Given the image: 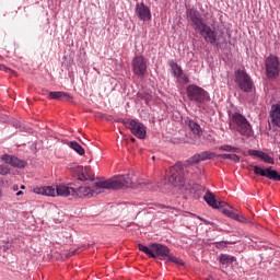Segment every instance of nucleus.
<instances>
[{
	"mask_svg": "<svg viewBox=\"0 0 280 280\" xmlns=\"http://www.w3.org/2000/svg\"><path fill=\"white\" fill-rule=\"evenodd\" d=\"M135 187L132 175H117L107 180H97L94 183V188L81 186L74 188V198H93L97 194H102V189H128Z\"/></svg>",
	"mask_w": 280,
	"mask_h": 280,
	"instance_id": "obj_1",
	"label": "nucleus"
},
{
	"mask_svg": "<svg viewBox=\"0 0 280 280\" xmlns=\"http://www.w3.org/2000/svg\"><path fill=\"white\" fill-rule=\"evenodd\" d=\"M231 120L235 124L237 132L243 137H252L253 136V126L248 119L244 117V115L235 112L231 116Z\"/></svg>",
	"mask_w": 280,
	"mask_h": 280,
	"instance_id": "obj_2",
	"label": "nucleus"
},
{
	"mask_svg": "<svg viewBox=\"0 0 280 280\" xmlns=\"http://www.w3.org/2000/svg\"><path fill=\"white\" fill-rule=\"evenodd\" d=\"M265 74L268 80H277L280 74V62L279 57L275 55H269L265 59Z\"/></svg>",
	"mask_w": 280,
	"mask_h": 280,
	"instance_id": "obj_3",
	"label": "nucleus"
},
{
	"mask_svg": "<svg viewBox=\"0 0 280 280\" xmlns=\"http://www.w3.org/2000/svg\"><path fill=\"white\" fill-rule=\"evenodd\" d=\"M234 78L241 91H244V93L253 92L255 83L253 82V79H250V75H248V73H246L245 70H236L234 72Z\"/></svg>",
	"mask_w": 280,
	"mask_h": 280,
	"instance_id": "obj_4",
	"label": "nucleus"
},
{
	"mask_svg": "<svg viewBox=\"0 0 280 280\" xmlns=\"http://www.w3.org/2000/svg\"><path fill=\"white\" fill-rule=\"evenodd\" d=\"M167 178L173 187H183V185H185V172L183 171V165L175 164L172 166L167 174Z\"/></svg>",
	"mask_w": 280,
	"mask_h": 280,
	"instance_id": "obj_5",
	"label": "nucleus"
},
{
	"mask_svg": "<svg viewBox=\"0 0 280 280\" xmlns=\"http://www.w3.org/2000/svg\"><path fill=\"white\" fill-rule=\"evenodd\" d=\"M187 97L190 102H196L197 104H203L209 100V94L202 88L198 85H189L187 88Z\"/></svg>",
	"mask_w": 280,
	"mask_h": 280,
	"instance_id": "obj_6",
	"label": "nucleus"
},
{
	"mask_svg": "<svg viewBox=\"0 0 280 280\" xmlns=\"http://www.w3.org/2000/svg\"><path fill=\"white\" fill-rule=\"evenodd\" d=\"M186 18L189 23H191L192 27L196 32L202 30V27L207 24L205 22V18H202V14L200 11L196 9H187L186 10Z\"/></svg>",
	"mask_w": 280,
	"mask_h": 280,
	"instance_id": "obj_7",
	"label": "nucleus"
},
{
	"mask_svg": "<svg viewBox=\"0 0 280 280\" xmlns=\"http://www.w3.org/2000/svg\"><path fill=\"white\" fill-rule=\"evenodd\" d=\"M131 67L135 75L138 78H145V72L148 71V59L142 55L136 56L131 61Z\"/></svg>",
	"mask_w": 280,
	"mask_h": 280,
	"instance_id": "obj_8",
	"label": "nucleus"
},
{
	"mask_svg": "<svg viewBox=\"0 0 280 280\" xmlns=\"http://www.w3.org/2000/svg\"><path fill=\"white\" fill-rule=\"evenodd\" d=\"M124 124L125 127L128 128L132 135H135V137L138 139H145L148 132L145 130V126L142 122H139L135 119H127Z\"/></svg>",
	"mask_w": 280,
	"mask_h": 280,
	"instance_id": "obj_9",
	"label": "nucleus"
},
{
	"mask_svg": "<svg viewBox=\"0 0 280 280\" xmlns=\"http://www.w3.org/2000/svg\"><path fill=\"white\" fill-rule=\"evenodd\" d=\"M198 32L206 43H210V45H214V43L218 40V33H215V31H213V28L207 24L201 26Z\"/></svg>",
	"mask_w": 280,
	"mask_h": 280,
	"instance_id": "obj_10",
	"label": "nucleus"
},
{
	"mask_svg": "<svg viewBox=\"0 0 280 280\" xmlns=\"http://www.w3.org/2000/svg\"><path fill=\"white\" fill-rule=\"evenodd\" d=\"M136 14L140 21H151L152 19L150 8H148V5H145L143 2L136 4Z\"/></svg>",
	"mask_w": 280,
	"mask_h": 280,
	"instance_id": "obj_11",
	"label": "nucleus"
},
{
	"mask_svg": "<svg viewBox=\"0 0 280 280\" xmlns=\"http://www.w3.org/2000/svg\"><path fill=\"white\" fill-rule=\"evenodd\" d=\"M152 253L155 256V259L158 257L159 259L163 260V259L170 257V247H167L163 244H160V243H153L152 244Z\"/></svg>",
	"mask_w": 280,
	"mask_h": 280,
	"instance_id": "obj_12",
	"label": "nucleus"
},
{
	"mask_svg": "<svg viewBox=\"0 0 280 280\" xmlns=\"http://www.w3.org/2000/svg\"><path fill=\"white\" fill-rule=\"evenodd\" d=\"M74 177L78 180H93V173H91L90 167L78 166L74 168Z\"/></svg>",
	"mask_w": 280,
	"mask_h": 280,
	"instance_id": "obj_13",
	"label": "nucleus"
},
{
	"mask_svg": "<svg viewBox=\"0 0 280 280\" xmlns=\"http://www.w3.org/2000/svg\"><path fill=\"white\" fill-rule=\"evenodd\" d=\"M211 159H215V153L210 151H205L198 154H195L190 158L189 163L198 165V163L202 161H211Z\"/></svg>",
	"mask_w": 280,
	"mask_h": 280,
	"instance_id": "obj_14",
	"label": "nucleus"
},
{
	"mask_svg": "<svg viewBox=\"0 0 280 280\" xmlns=\"http://www.w3.org/2000/svg\"><path fill=\"white\" fill-rule=\"evenodd\" d=\"M1 161L7 165H11V167H25V162L14 155L3 154L1 155Z\"/></svg>",
	"mask_w": 280,
	"mask_h": 280,
	"instance_id": "obj_15",
	"label": "nucleus"
},
{
	"mask_svg": "<svg viewBox=\"0 0 280 280\" xmlns=\"http://www.w3.org/2000/svg\"><path fill=\"white\" fill-rule=\"evenodd\" d=\"M75 188L65 186V185H57L55 187V196H62L63 198H67L69 196L74 197Z\"/></svg>",
	"mask_w": 280,
	"mask_h": 280,
	"instance_id": "obj_16",
	"label": "nucleus"
},
{
	"mask_svg": "<svg viewBox=\"0 0 280 280\" xmlns=\"http://www.w3.org/2000/svg\"><path fill=\"white\" fill-rule=\"evenodd\" d=\"M269 117L271 119L272 126L280 128V104H273L271 106Z\"/></svg>",
	"mask_w": 280,
	"mask_h": 280,
	"instance_id": "obj_17",
	"label": "nucleus"
},
{
	"mask_svg": "<svg viewBox=\"0 0 280 280\" xmlns=\"http://www.w3.org/2000/svg\"><path fill=\"white\" fill-rule=\"evenodd\" d=\"M34 194H39L40 196H56V187L54 186H40L33 189Z\"/></svg>",
	"mask_w": 280,
	"mask_h": 280,
	"instance_id": "obj_18",
	"label": "nucleus"
},
{
	"mask_svg": "<svg viewBox=\"0 0 280 280\" xmlns=\"http://www.w3.org/2000/svg\"><path fill=\"white\" fill-rule=\"evenodd\" d=\"M49 100H66V102H73V96L67 92H49Z\"/></svg>",
	"mask_w": 280,
	"mask_h": 280,
	"instance_id": "obj_19",
	"label": "nucleus"
},
{
	"mask_svg": "<svg viewBox=\"0 0 280 280\" xmlns=\"http://www.w3.org/2000/svg\"><path fill=\"white\" fill-rule=\"evenodd\" d=\"M186 126H188L189 130H191L192 135H197V137H202V128L195 120L188 119L186 120Z\"/></svg>",
	"mask_w": 280,
	"mask_h": 280,
	"instance_id": "obj_20",
	"label": "nucleus"
},
{
	"mask_svg": "<svg viewBox=\"0 0 280 280\" xmlns=\"http://www.w3.org/2000/svg\"><path fill=\"white\" fill-rule=\"evenodd\" d=\"M203 200H206L207 205L211 207L212 209H218V199H215V195L211 192V190H208L206 195L203 196Z\"/></svg>",
	"mask_w": 280,
	"mask_h": 280,
	"instance_id": "obj_21",
	"label": "nucleus"
},
{
	"mask_svg": "<svg viewBox=\"0 0 280 280\" xmlns=\"http://www.w3.org/2000/svg\"><path fill=\"white\" fill-rule=\"evenodd\" d=\"M223 215H226L228 218H231L232 220H236V222H246V218L240 217L237 213L233 212L229 209H222Z\"/></svg>",
	"mask_w": 280,
	"mask_h": 280,
	"instance_id": "obj_22",
	"label": "nucleus"
},
{
	"mask_svg": "<svg viewBox=\"0 0 280 280\" xmlns=\"http://www.w3.org/2000/svg\"><path fill=\"white\" fill-rule=\"evenodd\" d=\"M69 148H71V150H74V152H77V154H80V156H84V148H82V145H80V143H78L77 141H71L68 143Z\"/></svg>",
	"mask_w": 280,
	"mask_h": 280,
	"instance_id": "obj_23",
	"label": "nucleus"
},
{
	"mask_svg": "<svg viewBox=\"0 0 280 280\" xmlns=\"http://www.w3.org/2000/svg\"><path fill=\"white\" fill-rule=\"evenodd\" d=\"M138 248H139V250L144 253V255H148L152 259H156V256L152 253V244L149 247L143 244H139Z\"/></svg>",
	"mask_w": 280,
	"mask_h": 280,
	"instance_id": "obj_24",
	"label": "nucleus"
},
{
	"mask_svg": "<svg viewBox=\"0 0 280 280\" xmlns=\"http://www.w3.org/2000/svg\"><path fill=\"white\" fill-rule=\"evenodd\" d=\"M219 261L223 266H229L230 264H233V261H235V257L226 254H221Z\"/></svg>",
	"mask_w": 280,
	"mask_h": 280,
	"instance_id": "obj_25",
	"label": "nucleus"
},
{
	"mask_svg": "<svg viewBox=\"0 0 280 280\" xmlns=\"http://www.w3.org/2000/svg\"><path fill=\"white\" fill-rule=\"evenodd\" d=\"M267 178L269 180H280V174L276 170H272L271 166L267 167Z\"/></svg>",
	"mask_w": 280,
	"mask_h": 280,
	"instance_id": "obj_26",
	"label": "nucleus"
},
{
	"mask_svg": "<svg viewBox=\"0 0 280 280\" xmlns=\"http://www.w3.org/2000/svg\"><path fill=\"white\" fill-rule=\"evenodd\" d=\"M170 66L172 68V72L175 75V78H178L180 75V73L183 72V68H180V66H178V63L171 61Z\"/></svg>",
	"mask_w": 280,
	"mask_h": 280,
	"instance_id": "obj_27",
	"label": "nucleus"
},
{
	"mask_svg": "<svg viewBox=\"0 0 280 280\" xmlns=\"http://www.w3.org/2000/svg\"><path fill=\"white\" fill-rule=\"evenodd\" d=\"M220 159H229L230 161H232L233 163H240V155L237 154H219Z\"/></svg>",
	"mask_w": 280,
	"mask_h": 280,
	"instance_id": "obj_28",
	"label": "nucleus"
},
{
	"mask_svg": "<svg viewBox=\"0 0 280 280\" xmlns=\"http://www.w3.org/2000/svg\"><path fill=\"white\" fill-rule=\"evenodd\" d=\"M166 259H167V261H171L172 264H176V266H185V262L183 261V259L177 258L176 256H173L171 254H168Z\"/></svg>",
	"mask_w": 280,
	"mask_h": 280,
	"instance_id": "obj_29",
	"label": "nucleus"
},
{
	"mask_svg": "<svg viewBox=\"0 0 280 280\" xmlns=\"http://www.w3.org/2000/svg\"><path fill=\"white\" fill-rule=\"evenodd\" d=\"M254 174H257L258 176H265L267 178L268 168L264 170L260 166L256 165L254 166Z\"/></svg>",
	"mask_w": 280,
	"mask_h": 280,
	"instance_id": "obj_30",
	"label": "nucleus"
},
{
	"mask_svg": "<svg viewBox=\"0 0 280 280\" xmlns=\"http://www.w3.org/2000/svg\"><path fill=\"white\" fill-rule=\"evenodd\" d=\"M260 159L261 161H264L265 163H269L270 165H275V159H272V156H270L268 153H261L260 154Z\"/></svg>",
	"mask_w": 280,
	"mask_h": 280,
	"instance_id": "obj_31",
	"label": "nucleus"
},
{
	"mask_svg": "<svg viewBox=\"0 0 280 280\" xmlns=\"http://www.w3.org/2000/svg\"><path fill=\"white\" fill-rule=\"evenodd\" d=\"M219 150H221L222 152H237V148L232 147L230 144H224L219 147Z\"/></svg>",
	"mask_w": 280,
	"mask_h": 280,
	"instance_id": "obj_32",
	"label": "nucleus"
},
{
	"mask_svg": "<svg viewBox=\"0 0 280 280\" xmlns=\"http://www.w3.org/2000/svg\"><path fill=\"white\" fill-rule=\"evenodd\" d=\"M225 207L233 209V207L231 205L226 203L225 201H218V208H214V209H220V211L222 213V209H226Z\"/></svg>",
	"mask_w": 280,
	"mask_h": 280,
	"instance_id": "obj_33",
	"label": "nucleus"
},
{
	"mask_svg": "<svg viewBox=\"0 0 280 280\" xmlns=\"http://www.w3.org/2000/svg\"><path fill=\"white\" fill-rule=\"evenodd\" d=\"M177 78L182 80L184 84H189V77L185 72H182Z\"/></svg>",
	"mask_w": 280,
	"mask_h": 280,
	"instance_id": "obj_34",
	"label": "nucleus"
},
{
	"mask_svg": "<svg viewBox=\"0 0 280 280\" xmlns=\"http://www.w3.org/2000/svg\"><path fill=\"white\" fill-rule=\"evenodd\" d=\"M262 152H264V151H259V150H249V151H248V154H249V156H257L258 159H260Z\"/></svg>",
	"mask_w": 280,
	"mask_h": 280,
	"instance_id": "obj_35",
	"label": "nucleus"
},
{
	"mask_svg": "<svg viewBox=\"0 0 280 280\" xmlns=\"http://www.w3.org/2000/svg\"><path fill=\"white\" fill-rule=\"evenodd\" d=\"M9 172H10V167L0 164V175L1 176H8Z\"/></svg>",
	"mask_w": 280,
	"mask_h": 280,
	"instance_id": "obj_36",
	"label": "nucleus"
},
{
	"mask_svg": "<svg viewBox=\"0 0 280 280\" xmlns=\"http://www.w3.org/2000/svg\"><path fill=\"white\" fill-rule=\"evenodd\" d=\"M198 220H201V222H205V224H213L212 222L208 221L207 219H203L201 217H198Z\"/></svg>",
	"mask_w": 280,
	"mask_h": 280,
	"instance_id": "obj_37",
	"label": "nucleus"
},
{
	"mask_svg": "<svg viewBox=\"0 0 280 280\" xmlns=\"http://www.w3.org/2000/svg\"><path fill=\"white\" fill-rule=\"evenodd\" d=\"M140 97H142V100L145 101V104H148V102H150V95H145V96L140 95Z\"/></svg>",
	"mask_w": 280,
	"mask_h": 280,
	"instance_id": "obj_38",
	"label": "nucleus"
},
{
	"mask_svg": "<svg viewBox=\"0 0 280 280\" xmlns=\"http://www.w3.org/2000/svg\"><path fill=\"white\" fill-rule=\"evenodd\" d=\"M72 255H75V252L68 254L66 257H72Z\"/></svg>",
	"mask_w": 280,
	"mask_h": 280,
	"instance_id": "obj_39",
	"label": "nucleus"
},
{
	"mask_svg": "<svg viewBox=\"0 0 280 280\" xmlns=\"http://www.w3.org/2000/svg\"><path fill=\"white\" fill-rule=\"evenodd\" d=\"M13 191H19V186H14Z\"/></svg>",
	"mask_w": 280,
	"mask_h": 280,
	"instance_id": "obj_40",
	"label": "nucleus"
},
{
	"mask_svg": "<svg viewBox=\"0 0 280 280\" xmlns=\"http://www.w3.org/2000/svg\"><path fill=\"white\" fill-rule=\"evenodd\" d=\"M22 194H23V191H22V190H19V191L16 192V196H22Z\"/></svg>",
	"mask_w": 280,
	"mask_h": 280,
	"instance_id": "obj_41",
	"label": "nucleus"
},
{
	"mask_svg": "<svg viewBox=\"0 0 280 280\" xmlns=\"http://www.w3.org/2000/svg\"><path fill=\"white\" fill-rule=\"evenodd\" d=\"M3 248L4 250H8V248H10V245H4Z\"/></svg>",
	"mask_w": 280,
	"mask_h": 280,
	"instance_id": "obj_42",
	"label": "nucleus"
},
{
	"mask_svg": "<svg viewBox=\"0 0 280 280\" xmlns=\"http://www.w3.org/2000/svg\"><path fill=\"white\" fill-rule=\"evenodd\" d=\"M159 207H160L161 209H167V207L162 206V205H159Z\"/></svg>",
	"mask_w": 280,
	"mask_h": 280,
	"instance_id": "obj_43",
	"label": "nucleus"
},
{
	"mask_svg": "<svg viewBox=\"0 0 280 280\" xmlns=\"http://www.w3.org/2000/svg\"><path fill=\"white\" fill-rule=\"evenodd\" d=\"M130 141H131L132 143H135V142L137 141V139L131 138Z\"/></svg>",
	"mask_w": 280,
	"mask_h": 280,
	"instance_id": "obj_44",
	"label": "nucleus"
},
{
	"mask_svg": "<svg viewBox=\"0 0 280 280\" xmlns=\"http://www.w3.org/2000/svg\"><path fill=\"white\" fill-rule=\"evenodd\" d=\"M20 189H25V185H21Z\"/></svg>",
	"mask_w": 280,
	"mask_h": 280,
	"instance_id": "obj_45",
	"label": "nucleus"
},
{
	"mask_svg": "<svg viewBox=\"0 0 280 280\" xmlns=\"http://www.w3.org/2000/svg\"><path fill=\"white\" fill-rule=\"evenodd\" d=\"M1 196H3V190L0 189V198H1Z\"/></svg>",
	"mask_w": 280,
	"mask_h": 280,
	"instance_id": "obj_46",
	"label": "nucleus"
},
{
	"mask_svg": "<svg viewBox=\"0 0 280 280\" xmlns=\"http://www.w3.org/2000/svg\"><path fill=\"white\" fill-rule=\"evenodd\" d=\"M155 156H152V160L154 161Z\"/></svg>",
	"mask_w": 280,
	"mask_h": 280,
	"instance_id": "obj_47",
	"label": "nucleus"
}]
</instances>
